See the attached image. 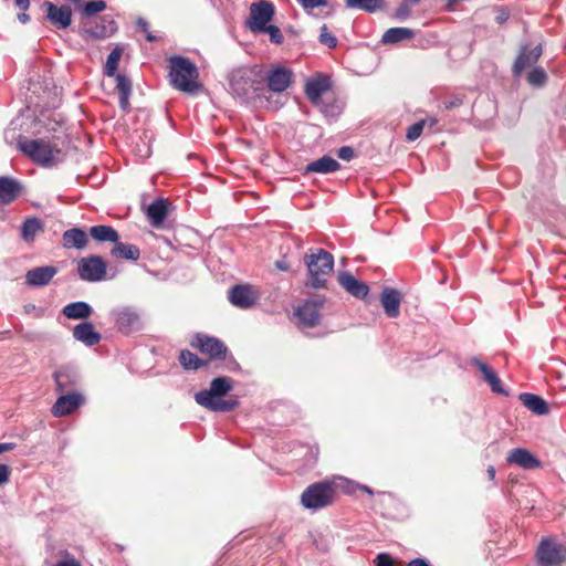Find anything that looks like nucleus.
<instances>
[{
	"label": "nucleus",
	"mask_w": 566,
	"mask_h": 566,
	"mask_svg": "<svg viewBox=\"0 0 566 566\" xmlns=\"http://www.w3.org/2000/svg\"><path fill=\"white\" fill-rule=\"evenodd\" d=\"M319 42L328 49H334L337 45L336 36L328 30L327 25L324 24L319 30Z\"/></svg>",
	"instance_id": "39"
},
{
	"label": "nucleus",
	"mask_w": 566,
	"mask_h": 566,
	"mask_svg": "<svg viewBox=\"0 0 566 566\" xmlns=\"http://www.w3.org/2000/svg\"><path fill=\"white\" fill-rule=\"evenodd\" d=\"M384 0H345L346 7L350 9H360L366 12H376L382 7Z\"/></svg>",
	"instance_id": "37"
},
{
	"label": "nucleus",
	"mask_w": 566,
	"mask_h": 566,
	"mask_svg": "<svg viewBox=\"0 0 566 566\" xmlns=\"http://www.w3.org/2000/svg\"><path fill=\"white\" fill-rule=\"evenodd\" d=\"M424 126H426V120H419V122L412 124L407 129L406 138L410 142L416 140L422 134Z\"/></svg>",
	"instance_id": "44"
},
{
	"label": "nucleus",
	"mask_w": 566,
	"mask_h": 566,
	"mask_svg": "<svg viewBox=\"0 0 566 566\" xmlns=\"http://www.w3.org/2000/svg\"><path fill=\"white\" fill-rule=\"evenodd\" d=\"M536 555L542 566H556L566 559V549L554 541L543 539Z\"/></svg>",
	"instance_id": "12"
},
{
	"label": "nucleus",
	"mask_w": 566,
	"mask_h": 566,
	"mask_svg": "<svg viewBox=\"0 0 566 566\" xmlns=\"http://www.w3.org/2000/svg\"><path fill=\"white\" fill-rule=\"evenodd\" d=\"M276 268L281 271H286L287 270V265L285 264V262L283 261H277L276 262Z\"/></svg>",
	"instance_id": "62"
},
{
	"label": "nucleus",
	"mask_w": 566,
	"mask_h": 566,
	"mask_svg": "<svg viewBox=\"0 0 566 566\" xmlns=\"http://www.w3.org/2000/svg\"><path fill=\"white\" fill-rule=\"evenodd\" d=\"M263 66L244 65L233 69L228 74V82L231 94L244 104H263L266 102L273 108H279L277 101L272 102L266 96V88L263 87Z\"/></svg>",
	"instance_id": "1"
},
{
	"label": "nucleus",
	"mask_w": 566,
	"mask_h": 566,
	"mask_svg": "<svg viewBox=\"0 0 566 566\" xmlns=\"http://www.w3.org/2000/svg\"><path fill=\"white\" fill-rule=\"evenodd\" d=\"M122 56V51L116 48L107 56L106 64L104 66V74L107 76L117 75V66Z\"/></svg>",
	"instance_id": "38"
},
{
	"label": "nucleus",
	"mask_w": 566,
	"mask_h": 566,
	"mask_svg": "<svg viewBox=\"0 0 566 566\" xmlns=\"http://www.w3.org/2000/svg\"><path fill=\"white\" fill-rule=\"evenodd\" d=\"M73 337L88 347L97 345L102 339L101 334L95 331L91 322H82L74 326Z\"/></svg>",
	"instance_id": "23"
},
{
	"label": "nucleus",
	"mask_w": 566,
	"mask_h": 566,
	"mask_svg": "<svg viewBox=\"0 0 566 566\" xmlns=\"http://www.w3.org/2000/svg\"><path fill=\"white\" fill-rule=\"evenodd\" d=\"M106 9V2L103 0H93L85 3L82 13L86 17H92Z\"/></svg>",
	"instance_id": "40"
},
{
	"label": "nucleus",
	"mask_w": 566,
	"mask_h": 566,
	"mask_svg": "<svg viewBox=\"0 0 566 566\" xmlns=\"http://www.w3.org/2000/svg\"><path fill=\"white\" fill-rule=\"evenodd\" d=\"M424 120H426V125L428 124L429 127H433L437 124V119L433 118V117H430V118L424 119Z\"/></svg>",
	"instance_id": "63"
},
{
	"label": "nucleus",
	"mask_w": 566,
	"mask_h": 566,
	"mask_svg": "<svg viewBox=\"0 0 566 566\" xmlns=\"http://www.w3.org/2000/svg\"><path fill=\"white\" fill-rule=\"evenodd\" d=\"M408 566H430L424 558H415L408 563Z\"/></svg>",
	"instance_id": "55"
},
{
	"label": "nucleus",
	"mask_w": 566,
	"mask_h": 566,
	"mask_svg": "<svg viewBox=\"0 0 566 566\" xmlns=\"http://www.w3.org/2000/svg\"><path fill=\"white\" fill-rule=\"evenodd\" d=\"M527 80L533 86H542L547 80V75L543 69H535L530 72Z\"/></svg>",
	"instance_id": "43"
},
{
	"label": "nucleus",
	"mask_w": 566,
	"mask_h": 566,
	"mask_svg": "<svg viewBox=\"0 0 566 566\" xmlns=\"http://www.w3.org/2000/svg\"><path fill=\"white\" fill-rule=\"evenodd\" d=\"M335 489L332 483L321 481L307 486L302 495L301 503L308 510L317 511L331 505L334 501Z\"/></svg>",
	"instance_id": "6"
},
{
	"label": "nucleus",
	"mask_w": 566,
	"mask_h": 566,
	"mask_svg": "<svg viewBox=\"0 0 566 566\" xmlns=\"http://www.w3.org/2000/svg\"><path fill=\"white\" fill-rule=\"evenodd\" d=\"M275 8L272 2L261 0L250 6V17L247 21L249 30L253 33L260 32L273 19Z\"/></svg>",
	"instance_id": "9"
},
{
	"label": "nucleus",
	"mask_w": 566,
	"mask_h": 566,
	"mask_svg": "<svg viewBox=\"0 0 566 566\" xmlns=\"http://www.w3.org/2000/svg\"><path fill=\"white\" fill-rule=\"evenodd\" d=\"M180 365L188 370H198L208 365L207 361L200 359L196 354L190 350H181L179 355Z\"/></svg>",
	"instance_id": "35"
},
{
	"label": "nucleus",
	"mask_w": 566,
	"mask_h": 566,
	"mask_svg": "<svg viewBox=\"0 0 566 566\" xmlns=\"http://www.w3.org/2000/svg\"><path fill=\"white\" fill-rule=\"evenodd\" d=\"M117 30L116 22L108 15H104L102 18V22L99 25H96L94 30H92V35L95 38H106L114 34Z\"/></svg>",
	"instance_id": "36"
},
{
	"label": "nucleus",
	"mask_w": 566,
	"mask_h": 566,
	"mask_svg": "<svg viewBox=\"0 0 566 566\" xmlns=\"http://www.w3.org/2000/svg\"><path fill=\"white\" fill-rule=\"evenodd\" d=\"M53 378L56 384V391L63 394L73 391V387L80 380L78 371L72 366H62L54 374Z\"/></svg>",
	"instance_id": "15"
},
{
	"label": "nucleus",
	"mask_w": 566,
	"mask_h": 566,
	"mask_svg": "<svg viewBox=\"0 0 566 566\" xmlns=\"http://www.w3.org/2000/svg\"><path fill=\"white\" fill-rule=\"evenodd\" d=\"M520 401L525 408L537 416H544L549 412L547 402L538 395L523 392L520 395Z\"/></svg>",
	"instance_id": "27"
},
{
	"label": "nucleus",
	"mask_w": 566,
	"mask_h": 566,
	"mask_svg": "<svg viewBox=\"0 0 566 566\" xmlns=\"http://www.w3.org/2000/svg\"><path fill=\"white\" fill-rule=\"evenodd\" d=\"M380 302L388 317L396 318L399 316L401 295L397 290L390 287L384 289L380 295Z\"/></svg>",
	"instance_id": "24"
},
{
	"label": "nucleus",
	"mask_w": 566,
	"mask_h": 566,
	"mask_svg": "<svg viewBox=\"0 0 566 566\" xmlns=\"http://www.w3.org/2000/svg\"><path fill=\"white\" fill-rule=\"evenodd\" d=\"M18 19L19 21H21L22 23H27L29 20H30V17L29 14L22 12V13H19L18 14Z\"/></svg>",
	"instance_id": "61"
},
{
	"label": "nucleus",
	"mask_w": 566,
	"mask_h": 566,
	"mask_svg": "<svg viewBox=\"0 0 566 566\" xmlns=\"http://www.w3.org/2000/svg\"><path fill=\"white\" fill-rule=\"evenodd\" d=\"M169 77L171 85L187 94H196L200 84L197 82L199 76L198 69L188 57L171 56L169 59Z\"/></svg>",
	"instance_id": "3"
},
{
	"label": "nucleus",
	"mask_w": 566,
	"mask_h": 566,
	"mask_svg": "<svg viewBox=\"0 0 566 566\" xmlns=\"http://www.w3.org/2000/svg\"><path fill=\"white\" fill-rule=\"evenodd\" d=\"M136 24L145 33L147 41H149V42L156 41V36L151 32H149V30H148L149 25L145 19L138 18L136 21Z\"/></svg>",
	"instance_id": "48"
},
{
	"label": "nucleus",
	"mask_w": 566,
	"mask_h": 566,
	"mask_svg": "<svg viewBox=\"0 0 566 566\" xmlns=\"http://www.w3.org/2000/svg\"><path fill=\"white\" fill-rule=\"evenodd\" d=\"M92 313V306L84 301L69 303L62 308V314L69 319H85Z\"/></svg>",
	"instance_id": "30"
},
{
	"label": "nucleus",
	"mask_w": 566,
	"mask_h": 566,
	"mask_svg": "<svg viewBox=\"0 0 566 566\" xmlns=\"http://www.w3.org/2000/svg\"><path fill=\"white\" fill-rule=\"evenodd\" d=\"M23 191L22 184L11 177L2 176L0 177V203L1 205H10Z\"/></svg>",
	"instance_id": "19"
},
{
	"label": "nucleus",
	"mask_w": 566,
	"mask_h": 566,
	"mask_svg": "<svg viewBox=\"0 0 566 566\" xmlns=\"http://www.w3.org/2000/svg\"><path fill=\"white\" fill-rule=\"evenodd\" d=\"M233 384L231 378L221 376L210 382V388L196 392L195 400L198 405L214 411L229 412L234 410L239 401L237 399H223V396L231 391Z\"/></svg>",
	"instance_id": "2"
},
{
	"label": "nucleus",
	"mask_w": 566,
	"mask_h": 566,
	"mask_svg": "<svg viewBox=\"0 0 566 566\" xmlns=\"http://www.w3.org/2000/svg\"><path fill=\"white\" fill-rule=\"evenodd\" d=\"M488 476L490 480H494L495 478V469L493 465H490L486 470Z\"/></svg>",
	"instance_id": "60"
},
{
	"label": "nucleus",
	"mask_w": 566,
	"mask_h": 566,
	"mask_svg": "<svg viewBox=\"0 0 566 566\" xmlns=\"http://www.w3.org/2000/svg\"><path fill=\"white\" fill-rule=\"evenodd\" d=\"M109 319L114 327L124 335L140 332L144 322L140 313L132 306H118L109 312Z\"/></svg>",
	"instance_id": "7"
},
{
	"label": "nucleus",
	"mask_w": 566,
	"mask_h": 566,
	"mask_svg": "<svg viewBox=\"0 0 566 566\" xmlns=\"http://www.w3.org/2000/svg\"><path fill=\"white\" fill-rule=\"evenodd\" d=\"M376 566H394L392 557L387 553H380L376 556Z\"/></svg>",
	"instance_id": "49"
},
{
	"label": "nucleus",
	"mask_w": 566,
	"mask_h": 566,
	"mask_svg": "<svg viewBox=\"0 0 566 566\" xmlns=\"http://www.w3.org/2000/svg\"><path fill=\"white\" fill-rule=\"evenodd\" d=\"M10 473V467L8 464L0 463V486L9 482Z\"/></svg>",
	"instance_id": "50"
},
{
	"label": "nucleus",
	"mask_w": 566,
	"mask_h": 566,
	"mask_svg": "<svg viewBox=\"0 0 566 566\" xmlns=\"http://www.w3.org/2000/svg\"><path fill=\"white\" fill-rule=\"evenodd\" d=\"M259 33H266L270 36V41L274 44H282L284 41V36L279 27L273 24H268L263 28Z\"/></svg>",
	"instance_id": "42"
},
{
	"label": "nucleus",
	"mask_w": 566,
	"mask_h": 566,
	"mask_svg": "<svg viewBox=\"0 0 566 566\" xmlns=\"http://www.w3.org/2000/svg\"><path fill=\"white\" fill-rule=\"evenodd\" d=\"M304 262L308 271L307 285L314 289L324 287L334 268V256L324 249H315L304 256Z\"/></svg>",
	"instance_id": "5"
},
{
	"label": "nucleus",
	"mask_w": 566,
	"mask_h": 566,
	"mask_svg": "<svg viewBox=\"0 0 566 566\" xmlns=\"http://www.w3.org/2000/svg\"><path fill=\"white\" fill-rule=\"evenodd\" d=\"M471 363L481 371L483 377L493 370L488 364L481 361L478 358H472Z\"/></svg>",
	"instance_id": "52"
},
{
	"label": "nucleus",
	"mask_w": 566,
	"mask_h": 566,
	"mask_svg": "<svg viewBox=\"0 0 566 566\" xmlns=\"http://www.w3.org/2000/svg\"><path fill=\"white\" fill-rule=\"evenodd\" d=\"M43 6L46 8V18L52 24L60 29H66L72 22V10L67 6L57 7L50 1H45Z\"/></svg>",
	"instance_id": "16"
},
{
	"label": "nucleus",
	"mask_w": 566,
	"mask_h": 566,
	"mask_svg": "<svg viewBox=\"0 0 566 566\" xmlns=\"http://www.w3.org/2000/svg\"><path fill=\"white\" fill-rule=\"evenodd\" d=\"M14 2L15 6L23 11H25L30 6V0H14Z\"/></svg>",
	"instance_id": "57"
},
{
	"label": "nucleus",
	"mask_w": 566,
	"mask_h": 566,
	"mask_svg": "<svg viewBox=\"0 0 566 566\" xmlns=\"http://www.w3.org/2000/svg\"><path fill=\"white\" fill-rule=\"evenodd\" d=\"M339 163L331 156H323L305 167V174H331L338 170Z\"/></svg>",
	"instance_id": "29"
},
{
	"label": "nucleus",
	"mask_w": 566,
	"mask_h": 566,
	"mask_svg": "<svg viewBox=\"0 0 566 566\" xmlns=\"http://www.w3.org/2000/svg\"><path fill=\"white\" fill-rule=\"evenodd\" d=\"M363 490L369 494H373V491L368 486H363Z\"/></svg>",
	"instance_id": "64"
},
{
	"label": "nucleus",
	"mask_w": 566,
	"mask_h": 566,
	"mask_svg": "<svg viewBox=\"0 0 566 566\" xmlns=\"http://www.w3.org/2000/svg\"><path fill=\"white\" fill-rule=\"evenodd\" d=\"M263 87L266 93H283L293 82V72L283 65H275L271 70L263 69Z\"/></svg>",
	"instance_id": "8"
},
{
	"label": "nucleus",
	"mask_w": 566,
	"mask_h": 566,
	"mask_svg": "<svg viewBox=\"0 0 566 566\" xmlns=\"http://www.w3.org/2000/svg\"><path fill=\"white\" fill-rule=\"evenodd\" d=\"M319 306L317 301L307 300L297 307L295 315L305 327H313L319 319Z\"/></svg>",
	"instance_id": "20"
},
{
	"label": "nucleus",
	"mask_w": 566,
	"mask_h": 566,
	"mask_svg": "<svg viewBox=\"0 0 566 566\" xmlns=\"http://www.w3.org/2000/svg\"><path fill=\"white\" fill-rule=\"evenodd\" d=\"M91 237L97 242H115L119 239L117 231L106 224L94 226L90 229Z\"/></svg>",
	"instance_id": "32"
},
{
	"label": "nucleus",
	"mask_w": 566,
	"mask_h": 566,
	"mask_svg": "<svg viewBox=\"0 0 566 566\" xmlns=\"http://www.w3.org/2000/svg\"><path fill=\"white\" fill-rule=\"evenodd\" d=\"M337 156L343 160H350L354 157V149L349 146H343L338 149Z\"/></svg>",
	"instance_id": "51"
},
{
	"label": "nucleus",
	"mask_w": 566,
	"mask_h": 566,
	"mask_svg": "<svg viewBox=\"0 0 566 566\" xmlns=\"http://www.w3.org/2000/svg\"><path fill=\"white\" fill-rule=\"evenodd\" d=\"M338 283L342 287L346 290L349 294L357 298H364L367 296L369 292V287L363 281L357 280L349 272H340L338 274Z\"/></svg>",
	"instance_id": "22"
},
{
	"label": "nucleus",
	"mask_w": 566,
	"mask_h": 566,
	"mask_svg": "<svg viewBox=\"0 0 566 566\" xmlns=\"http://www.w3.org/2000/svg\"><path fill=\"white\" fill-rule=\"evenodd\" d=\"M111 253L114 258L130 261H137L140 256V250L137 245L123 243L118 240L115 242Z\"/></svg>",
	"instance_id": "31"
},
{
	"label": "nucleus",
	"mask_w": 566,
	"mask_h": 566,
	"mask_svg": "<svg viewBox=\"0 0 566 566\" xmlns=\"http://www.w3.org/2000/svg\"><path fill=\"white\" fill-rule=\"evenodd\" d=\"M14 448H15V444L12 443V442H2V443H0V454L4 453V452H8V451H11Z\"/></svg>",
	"instance_id": "56"
},
{
	"label": "nucleus",
	"mask_w": 566,
	"mask_h": 566,
	"mask_svg": "<svg viewBox=\"0 0 566 566\" xmlns=\"http://www.w3.org/2000/svg\"><path fill=\"white\" fill-rule=\"evenodd\" d=\"M56 273L57 268L53 265L33 268L27 272L25 283L33 287L45 286L52 281Z\"/></svg>",
	"instance_id": "17"
},
{
	"label": "nucleus",
	"mask_w": 566,
	"mask_h": 566,
	"mask_svg": "<svg viewBox=\"0 0 566 566\" xmlns=\"http://www.w3.org/2000/svg\"><path fill=\"white\" fill-rule=\"evenodd\" d=\"M411 13V7L408 1H402L395 11V17L398 20H406Z\"/></svg>",
	"instance_id": "47"
},
{
	"label": "nucleus",
	"mask_w": 566,
	"mask_h": 566,
	"mask_svg": "<svg viewBox=\"0 0 566 566\" xmlns=\"http://www.w3.org/2000/svg\"><path fill=\"white\" fill-rule=\"evenodd\" d=\"M542 55V45L537 44L531 51L523 48L513 65L515 75H520L526 67L534 65Z\"/></svg>",
	"instance_id": "25"
},
{
	"label": "nucleus",
	"mask_w": 566,
	"mask_h": 566,
	"mask_svg": "<svg viewBox=\"0 0 566 566\" xmlns=\"http://www.w3.org/2000/svg\"><path fill=\"white\" fill-rule=\"evenodd\" d=\"M227 360V369L229 371H238L240 369V365L237 363V360L232 357V356H229L224 358Z\"/></svg>",
	"instance_id": "53"
},
{
	"label": "nucleus",
	"mask_w": 566,
	"mask_h": 566,
	"mask_svg": "<svg viewBox=\"0 0 566 566\" xmlns=\"http://www.w3.org/2000/svg\"><path fill=\"white\" fill-rule=\"evenodd\" d=\"M415 32L408 28H391L388 29L381 38L384 44H394L402 40L412 39Z\"/></svg>",
	"instance_id": "34"
},
{
	"label": "nucleus",
	"mask_w": 566,
	"mask_h": 566,
	"mask_svg": "<svg viewBox=\"0 0 566 566\" xmlns=\"http://www.w3.org/2000/svg\"><path fill=\"white\" fill-rule=\"evenodd\" d=\"M484 380L489 384L493 392L507 395V392L502 387L501 379L496 375L494 370L490 371L486 376L483 377Z\"/></svg>",
	"instance_id": "41"
},
{
	"label": "nucleus",
	"mask_w": 566,
	"mask_h": 566,
	"mask_svg": "<svg viewBox=\"0 0 566 566\" xmlns=\"http://www.w3.org/2000/svg\"><path fill=\"white\" fill-rule=\"evenodd\" d=\"M116 76V88L119 94L130 95L132 82L125 75L117 74Z\"/></svg>",
	"instance_id": "46"
},
{
	"label": "nucleus",
	"mask_w": 566,
	"mask_h": 566,
	"mask_svg": "<svg viewBox=\"0 0 566 566\" xmlns=\"http://www.w3.org/2000/svg\"><path fill=\"white\" fill-rule=\"evenodd\" d=\"M506 462L516 464L524 470H532L541 467V461L527 449L515 448L506 457Z\"/></svg>",
	"instance_id": "18"
},
{
	"label": "nucleus",
	"mask_w": 566,
	"mask_h": 566,
	"mask_svg": "<svg viewBox=\"0 0 566 566\" xmlns=\"http://www.w3.org/2000/svg\"><path fill=\"white\" fill-rule=\"evenodd\" d=\"M147 218L155 228H161L168 214L166 201L161 198L153 201L147 208Z\"/></svg>",
	"instance_id": "28"
},
{
	"label": "nucleus",
	"mask_w": 566,
	"mask_h": 566,
	"mask_svg": "<svg viewBox=\"0 0 566 566\" xmlns=\"http://www.w3.org/2000/svg\"><path fill=\"white\" fill-rule=\"evenodd\" d=\"M509 19V13L504 10L501 11V13L496 17V21L499 23H503Z\"/></svg>",
	"instance_id": "59"
},
{
	"label": "nucleus",
	"mask_w": 566,
	"mask_h": 566,
	"mask_svg": "<svg viewBox=\"0 0 566 566\" xmlns=\"http://www.w3.org/2000/svg\"><path fill=\"white\" fill-rule=\"evenodd\" d=\"M331 87L329 78L324 75H317L306 81L305 94L313 104H318L324 93Z\"/></svg>",
	"instance_id": "21"
},
{
	"label": "nucleus",
	"mask_w": 566,
	"mask_h": 566,
	"mask_svg": "<svg viewBox=\"0 0 566 566\" xmlns=\"http://www.w3.org/2000/svg\"><path fill=\"white\" fill-rule=\"evenodd\" d=\"M297 3L306 11L310 12L316 8L328 7L331 0H296Z\"/></svg>",
	"instance_id": "45"
},
{
	"label": "nucleus",
	"mask_w": 566,
	"mask_h": 566,
	"mask_svg": "<svg viewBox=\"0 0 566 566\" xmlns=\"http://www.w3.org/2000/svg\"><path fill=\"white\" fill-rule=\"evenodd\" d=\"M77 273L86 282L102 281L106 275V263L99 255L83 258L77 263Z\"/></svg>",
	"instance_id": "10"
},
{
	"label": "nucleus",
	"mask_w": 566,
	"mask_h": 566,
	"mask_svg": "<svg viewBox=\"0 0 566 566\" xmlns=\"http://www.w3.org/2000/svg\"><path fill=\"white\" fill-rule=\"evenodd\" d=\"M129 95L119 94V105L123 109H126L128 106Z\"/></svg>",
	"instance_id": "58"
},
{
	"label": "nucleus",
	"mask_w": 566,
	"mask_h": 566,
	"mask_svg": "<svg viewBox=\"0 0 566 566\" xmlns=\"http://www.w3.org/2000/svg\"><path fill=\"white\" fill-rule=\"evenodd\" d=\"M43 230V223L40 219L33 217L28 218L21 226V238L23 241L31 243L36 234Z\"/></svg>",
	"instance_id": "33"
},
{
	"label": "nucleus",
	"mask_w": 566,
	"mask_h": 566,
	"mask_svg": "<svg viewBox=\"0 0 566 566\" xmlns=\"http://www.w3.org/2000/svg\"><path fill=\"white\" fill-rule=\"evenodd\" d=\"M258 298L259 293L251 285H235L229 291L230 302L239 308H251Z\"/></svg>",
	"instance_id": "14"
},
{
	"label": "nucleus",
	"mask_w": 566,
	"mask_h": 566,
	"mask_svg": "<svg viewBox=\"0 0 566 566\" xmlns=\"http://www.w3.org/2000/svg\"><path fill=\"white\" fill-rule=\"evenodd\" d=\"M54 566H81L80 563L74 558L57 562Z\"/></svg>",
	"instance_id": "54"
},
{
	"label": "nucleus",
	"mask_w": 566,
	"mask_h": 566,
	"mask_svg": "<svg viewBox=\"0 0 566 566\" xmlns=\"http://www.w3.org/2000/svg\"><path fill=\"white\" fill-rule=\"evenodd\" d=\"M84 401V396L77 391L63 392L52 406L51 412L56 418L65 417L78 409Z\"/></svg>",
	"instance_id": "13"
},
{
	"label": "nucleus",
	"mask_w": 566,
	"mask_h": 566,
	"mask_svg": "<svg viewBox=\"0 0 566 566\" xmlns=\"http://www.w3.org/2000/svg\"><path fill=\"white\" fill-rule=\"evenodd\" d=\"M18 148L32 161L43 167H52L62 160V151L50 140L20 137Z\"/></svg>",
	"instance_id": "4"
},
{
	"label": "nucleus",
	"mask_w": 566,
	"mask_h": 566,
	"mask_svg": "<svg viewBox=\"0 0 566 566\" xmlns=\"http://www.w3.org/2000/svg\"><path fill=\"white\" fill-rule=\"evenodd\" d=\"M87 233L80 228H72L64 231L62 244L65 249L83 250L87 245Z\"/></svg>",
	"instance_id": "26"
},
{
	"label": "nucleus",
	"mask_w": 566,
	"mask_h": 566,
	"mask_svg": "<svg viewBox=\"0 0 566 566\" xmlns=\"http://www.w3.org/2000/svg\"><path fill=\"white\" fill-rule=\"evenodd\" d=\"M190 345L211 359L226 358L228 354L227 346L219 338L200 333L192 337Z\"/></svg>",
	"instance_id": "11"
}]
</instances>
